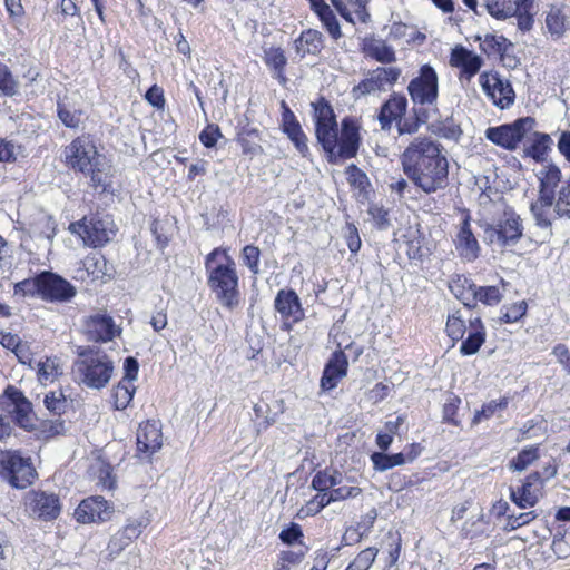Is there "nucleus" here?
Listing matches in <instances>:
<instances>
[{"mask_svg":"<svg viewBox=\"0 0 570 570\" xmlns=\"http://www.w3.org/2000/svg\"><path fill=\"white\" fill-rule=\"evenodd\" d=\"M401 165L407 178L425 194L448 185L449 161L441 146L428 137H417L404 149Z\"/></svg>","mask_w":570,"mask_h":570,"instance_id":"f257e3e1","label":"nucleus"},{"mask_svg":"<svg viewBox=\"0 0 570 570\" xmlns=\"http://www.w3.org/2000/svg\"><path fill=\"white\" fill-rule=\"evenodd\" d=\"M312 107L315 136L324 149L327 160L332 164H340L355 157L361 142L357 121L345 117L341 121V129H338L335 112L328 101L322 97L312 102Z\"/></svg>","mask_w":570,"mask_h":570,"instance_id":"f03ea898","label":"nucleus"},{"mask_svg":"<svg viewBox=\"0 0 570 570\" xmlns=\"http://www.w3.org/2000/svg\"><path fill=\"white\" fill-rule=\"evenodd\" d=\"M538 198L531 204V213L538 226L549 228L554 218H570V176L560 186L562 173L552 163H542L535 169Z\"/></svg>","mask_w":570,"mask_h":570,"instance_id":"7ed1b4c3","label":"nucleus"},{"mask_svg":"<svg viewBox=\"0 0 570 570\" xmlns=\"http://www.w3.org/2000/svg\"><path fill=\"white\" fill-rule=\"evenodd\" d=\"M207 284L219 304L229 311L238 307L240 292L236 264L225 249L215 248L205 261Z\"/></svg>","mask_w":570,"mask_h":570,"instance_id":"20e7f679","label":"nucleus"},{"mask_svg":"<svg viewBox=\"0 0 570 570\" xmlns=\"http://www.w3.org/2000/svg\"><path fill=\"white\" fill-rule=\"evenodd\" d=\"M67 164L75 170L90 176L95 187L107 190L111 183V165L107 158L99 154L96 145L89 137L73 139L65 150Z\"/></svg>","mask_w":570,"mask_h":570,"instance_id":"39448f33","label":"nucleus"},{"mask_svg":"<svg viewBox=\"0 0 570 570\" xmlns=\"http://www.w3.org/2000/svg\"><path fill=\"white\" fill-rule=\"evenodd\" d=\"M114 370V362L106 353L92 347L77 348V358L72 364L75 382L101 390L111 380Z\"/></svg>","mask_w":570,"mask_h":570,"instance_id":"423d86ee","label":"nucleus"},{"mask_svg":"<svg viewBox=\"0 0 570 570\" xmlns=\"http://www.w3.org/2000/svg\"><path fill=\"white\" fill-rule=\"evenodd\" d=\"M484 242L499 247L515 245L523 235V225L520 216L511 208H507L493 223L481 225Z\"/></svg>","mask_w":570,"mask_h":570,"instance_id":"0eeeda50","label":"nucleus"},{"mask_svg":"<svg viewBox=\"0 0 570 570\" xmlns=\"http://www.w3.org/2000/svg\"><path fill=\"white\" fill-rule=\"evenodd\" d=\"M71 233L81 236L85 245L100 247L116 236V225L109 215L96 214L70 225Z\"/></svg>","mask_w":570,"mask_h":570,"instance_id":"6e6552de","label":"nucleus"},{"mask_svg":"<svg viewBox=\"0 0 570 570\" xmlns=\"http://www.w3.org/2000/svg\"><path fill=\"white\" fill-rule=\"evenodd\" d=\"M0 474L18 489H26L37 476L30 458H23L14 451L0 452Z\"/></svg>","mask_w":570,"mask_h":570,"instance_id":"1a4fd4ad","label":"nucleus"},{"mask_svg":"<svg viewBox=\"0 0 570 570\" xmlns=\"http://www.w3.org/2000/svg\"><path fill=\"white\" fill-rule=\"evenodd\" d=\"M534 125L535 120L532 117L520 118L512 124L489 127L485 130V138L507 150H515L519 144L531 134Z\"/></svg>","mask_w":570,"mask_h":570,"instance_id":"9d476101","label":"nucleus"},{"mask_svg":"<svg viewBox=\"0 0 570 570\" xmlns=\"http://www.w3.org/2000/svg\"><path fill=\"white\" fill-rule=\"evenodd\" d=\"M407 92L415 105H435L439 97V77L435 69L423 65L417 76L409 82Z\"/></svg>","mask_w":570,"mask_h":570,"instance_id":"9b49d317","label":"nucleus"},{"mask_svg":"<svg viewBox=\"0 0 570 570\" xmlns=\"http://www.w3.org/2000/svg\"><path fill=\"white\" fill-rule=\"evenodd\" d=\"M399 67H377L365 73L364 79L354 86L352 94L355 99L367 95L385 92L392 88L401 77Z\"/></svg>","mask_w":570,"mask_h":570,"instance_id":"f8f14e48","label":"nucleus"},{"mask_svg":"<svg viewBox=\"0 0 570 570\" xmlns=\"http://www.w3.org/2000/svg\"><path fill=\"white\" fill-rule=\"evenodd\" d=\"M482 91L500 109H507L513 105L515 94L510 81L499 72L484 71L479 77Z\"/></svg>","mask_w":570,"mask_h":570,"instance_id":"ddd939ff","label":"nucleus"},{"mask_svg":"<svg viewBox=\"0 0 570 570\" xmlns=\"http://www.w3.org/2000/svg\"><path fill=\"white\" fill-rule=\"evenodd\" d=\"M3 404L17 424L26 430L35 428L36 415L31 402L16 386L9 385L3 392Z\"/></svg>","mask_w":570,"mask_h":570,"instance_id":"4468645a","label":"nucleus"},{"mask_svg":"<svg viewBox=\"0 0 570 570\" xmlns=\"http://www.w3.org/2000/svg\"><path fill=\"white\" fill-rule=\"evenodd\" d=\"M77 294L76 287L52 272L41 273V298L51 303L70 302Z\"/></svg>","mask_w":570,"mask_h":570,"instance_id":"2eb2a0df","label":"nucleus"},{"mask_svg":"<svg viewBox=\"0 0 570 570\" xmlns=\"http://www.w3.org/2000/svg\"><path fill=\"white\" fill-rule=\"evenodd\" d=\"M26 505L30 514L42 521H51L59 517L61 503L57 494L45 491H32L28 494Z\"/></svg>","mask_w":570,"mask_h":570,"instance_id":"dca6fc26","label":"nucleus"},{"mask_svg":"<svg viewBox=\"0 0 570 570\" xmlns=\"http://www.w3.org/2000/svg\"><path fill=\"white\" fill-rule=\"evenodd\" d=\"M274 307L287 328L302 321L305 315L301 299L293 289H281L275 297Z\"/></svg>","mask_w":570,"mask_h":570,"instance_id":"f3484780","label":"nucleus"},{"mask_svg":"<svg viewBox=\"0 0 570 570\" xmlns=\"http://www.w3.org/2000/svg\"><path fill=\"white\" fill-rule=\"evenodd\" d=\"M85 327L88 340L94 342H110L121 333V328L107 313L90 315L85 322Z\"/></svg>","mask_w":570,"mask_h":570,"instance_id":"a211bd4d","label":"nucleus"},{"mask_svg":"<svg viewBox=\"0 0 570 570\" xmlns=\"http://www.w3.org/2000/svg\"><path fill=\"white\" fill-rule=\"evenodd\" d=\"M114 510L102 497H89L75 510L79 523L105 522L111 518Z\"/></svg>","mask_w":570,"mask_h":570,"instance_id":"6ab92c4d","label":"nucleus"},{"mask_svg":"<svg viewBox=\"0 0 570 570\" xmlns=\"http://www.w3.org/2000/svg\"><path fill=\"white\" fill-rule=\"evenodd\" d=\"M137 450L146 458H150L163 446V434L159 422L146 421L137 430Z\"/></svg>","mask_w":570,"mask_h":570,"instance_id":"aec40b11","label":"nucleus"},{"mask_svg":"<svg viewBox=\"0 0 570 570\" xmlns=\"http://www.w3.org/2000/svg\"><path fill=\"white\" fill-rule=\"evenodd\" d=\"M541 485L539 471L532 472L521 487L510 488V498L521 509L531 508L539 501Z\"/></svg>","mask_w":570,"mask_h":570,"instance_id":"412c9836","label":"nucleus"},{"mask_svg":"<svg viewBox=\"0 0 570 570\" xmlns=\"http://www.w3.org/2000/svg\"><path fill=\"white\" fill-rule=\"evenodd\" d=\"M454 246L459 256L466 262H473L479 257L480 245L471 229L469 217H465L460 225L454 238Z\"/></svg>","mask_w":570,"mask_h":570,"instance_id":"4be33fe9","label":"nucleus"},{"mask_svg":"<svg viewBox=\"0 0 570 570\" xmlns=\"http://www.w3.org/2000/svg\"><path fill=\"white\" fill-rule=\"evenodd\" d=\"M407 109V99L404 95L393 92L381 106L377 120L383 130H390L393 122L403 118Z\"/></svg>","mask_w":570,"mask_h":570,"instance_id":"5701e85b","label":"nucleus"},{"mask_svg":"<svg viewBox=\"0 0 570 570\" xmlns=\"http://www.w3.org/2000/svg\"><path fill=\"white\" fill-rule=\"evenodd\" d=\"M283 115H282V127L283 131L287 135L289 140L294 144L295 148L302 156L308 154L307 136L304 134L299 122L297 121L294 112L282 102Z\"/></svg>","mask_w":570,"mask_h":570,"instance_id":"b1692460","label":"nucleus"},{"mask_svg":"<svg viewBox=\"0 0 570 570\" xmlns=\"http://www.w3.org/2000/svg\"><path fill=\"white\" fill-rule=\"evenodd\" d=\"M347 365V357L342 351L333 353L324 368L323 376L321 379V387L324 391H330L336 387L338 382L346 376Z\"/></svg>","mask_w":570,"mask_h":570,"instance_id":"393cba45","label":"nucleus"},{"mask_svg":"<svg viewBox=\"0 0 570 570\" xmlns=\"http://www.w3.org/2000/svg\"><path fill=\"white\" fill-rule=\"evenodd\" d=\"M450 65L452 67L461 68L462 73L470 79L481 69L482 59L480 56L468 50L466 48L456 46L452 49Z\"/></svg>","mask_w":570,"mask_h":570,"instance_id":"a878e982","label":"nucleus"},{"mask_svg":"<svg viewBox=\"0 0 570 570\" xmlns=\"http://www.w3.org/2000/svg\"><path fill=\"white\" fill-rule=\"evenodd\" d=\"M332 4L340 14L348 22L366 23L370 20V13L366 11V0H331Z\"/></svg>","mask_w":570,"mask_h":570,"instance_id":"bb28decb","label":"nucleus"},{"mask_svg":"<svg viewBox=\"0 0 570 570\" xmlns=\"http://www.w3.org/2000/svg\"><path fill=\"white\" fill-rule=\"evenodd\" d=\"M523 141L524 153L537 161H543L552 146L551 137L548 134L534 131V128Z\"/></svg>","mask_w":570,"mask_h":570,"instance_id":"cd10ccee","label":"nucleus"},{"mask_svg":"<svg viewBox=\"0 0 570 570\" xmlns=\"http://www.w3.org/2000/svg\"><path fill=\"white\" fill-rule=\"evenodd\" d=\"M141 533L140 523L132 522L124 527L112 535L109 541L108 550L111 556L119 554L126 547L136 540Z\"/></svg>","mask_w":570,"mask_h":570,"instance_id":"c85d7f7f","label":"nucleus"},{"mask_svg":"<svg viewBox=\"0 0 570 570\" xmlns=\"http://www.w3.org/2000/svg\"><path fill=\"white\" fill-rule=\"evenodd\" d=\"M484 340L485 331L481 320L478 317L471 320L468 330V337L462 342L460 352L463 355H473L480 350Z\"/></svg>","mask_w":570,"mask_h":570,"instance_id":"c756f323","label":"nucleus"},{"mask_svg":"<svg viewBox=\"0 0 570 570\" xmlns=\"http://www.w3.org/2000/svg\"><path fill=\"white\" fill-rule=\"evenodd\" d=\"M323 48V35L314 29L303 31L295 40L296 52L301 57L306 55H317Z\"/></svg>","mask_w":570,"mask_h":570,"instance_id":"7c9ffc66","label":"nucleus"},{"mask_svg":"<svg viewBox=\"0 0 570 570\" xmlns=\"http://www.w3.org/2000/svg\"><path fill=\"white\" fill-rule=\"evenodd\" d=\"M32 370H36L37 379L42 385L53 383L63 373L60 360L55 356L38 361Z\"/></svg>","mask_w":570,"mask_h":570,"instance_id":"2f4dec72","label":"nucleus"},{"mask_svg":"<svg viewBox=\"0 0 570 570\" xmlns=\"http://www.w3.org/2000/svg\"><path fill=\"white\" fill-rule=\"evenodd\" d=\"M366 56L381 63H392L396 60L395 50L382 39L371 38L364 42Z\"/></svg>","mask_w":570,"mask_h":570,"instance_id":"473e14b6","label":"nucleus"},{"mask_svg":"<svg viewBox=\"0 0 570 570\" xmlns=\"http://www.w3.org/2000/svg\"><path fill=\"white\" fill-rule=\"evenodd\" d=\"M540 458L539 445H531L522 449L517 456L509 461V469L514 472H522L537 462Z\"/></svg>","mask_w":570,"mask_h":570,"instance_id":"72a5a7b5","label":"nucleus"},{"mask_svg":"<svg viewBox=\"0 0 570 570\" xmlns=\"http://www.w3.org/2000/svg\"><path fill=\"white\" fill-rule=\"evenodd\" d=\"M474 286L468 278L458 277L450 283L449 287L458 299L470 307L475 305Z\"/></svg>","mask_w":570,"mask_h":570,"instance_id":"f704fd0d","label":"nucleus"},{"mask_svg":"<svg viewBox=\"0 0 570 570\" xmlns=\"http://www.w3.org/2000/svg\"><path fill=\"white\" fill-rule=\"evenodd\" d=\"M546 26L552 36L557 38L562 37L568 27V18L563 10L558 7H551L546 17Z\"/></svg>","mask_w":570,"mask_h":570,"instance_id":"c9c22d12","label":"nucleus"},{"mask_svg":"<svg viewBox=\"0 0 570 570\" xmlns=\"http://www.w3.org/2000/svg\"><path fill=\"white\" fill-rule=\"evenodd\" d=\"M136 386L130 380H121L112 391L116 410H125L131 402Z\"/></svg>","mask_w":570,"mask_h":570,"instance_id":"e433bc0d","label":"nucleus"},{"mask_svg":"<svg viewBox=\"0 0 570 570\" xmlns=\"http://www.w3.org/2000/svg\"><path fill=\"white\" fill-rule=\"evenodd\" d=\"M489 14L499 20H504L517 14V7L511 0H485L483 6Z\"/></svg>","mask_w":570,"mask_h":570,"instance_id":"4c0bfd02","label":"nucleus"},{"mask_svg":"<svg viewBox=\"0 0 570 570\" xmlns=\"http://www.w3.org/2000/svg\"><path fill=\"white\" fill-rule=\"evenodd\" d=\"M43 404L50 414L60 415L68 407L67 399L61 390L51 391L45 395Z\"/></svg>","mask_w":570,"mask_h":570,"instance_id":"58836bf2","label":"nucleus"},{"mask_svg":"<svg viewBox=\"0 0 570 570\" xmlns=\"http://www.w3.org/2000/svg\"><path fill=\"white\" fill-rule=\"evenodd\" d=\"M265 63L277 72V77L284 79L283 71L287 59L281 48L271 47L264 50Z\"/></svg>","mask_w":570,"mask_h":570,"instance_id":"ea45409f","label":"nucleus"},{"mask_svg":"<svg viewBox=\"0 0 570 570\" xmlns=\"http://www.w3.org/2000/svg\"><path fill=\"white\" fill-rule=\"evenodd\" d=\"M14 294L21 296H39L41 298V273L35 277L16 283Z\"/></svg>","mask_w":570,"mask_h":570,"instance_id":"a19ab883","label":"nucleus"},{"mask_svg":"<svg viewBox=\"0 0 570 570\" xmlns=\"http://www.w3.org/2000/svg\"><path fill=\"white\" fill-rule=\"evenodd\" d=\"M481 50L488 56L499 55L505 51L507 39L502 36L485 35L484 38L478 37Z\"/></svg>","mask_w":570,"mask_h":570,"instance_id":"79ce46f5","label":"nucleus"},{"mask_svg":"<svg viewBox=\"0 0 570 570\" xmlns=\"http://www.w3.org/2000/svg\"><path fill=\"white\" fill-rule=\"evenodd\" d=\"M475 302L480 301L484 305H497L501 302L503 294L497 286H474Z\"/></svg>","mask_w":570,"mask_h":570,"instance_id":"37998d69","label":"nucleus"},{"mask_svg":"<svg viewBox=\"0 0 570 570\" xmlns=\"http://www.w3.org/2000/svg\"><path fill=\"white\" fill-rule=\"evenodd\" d=\"M377 552L379 550L373 547L362 550L345 570H368L375 561Z\"/></svg>","mask_w":570,"mask_h":570,"instance_id":"c03bdc74","label":"nucleus"},{"mask_svg":"<svg viewBox=\"0 0 570 570\" xmlns=\"http://www.w3.org/2000/svg\"><path fill=\"white\" fill-rule=\"evenodd\" d=\"M508 406L507 397L501 399L500 401H491L482 406L480 411H476L472 424H479L483 420H488L493 416L495 413L504 410Z\"/></svg>","mask_w":570,"mask_h":570,"instance_id":"a18cd8bd","label":"nucleus"},{"mask_svg":"<svg viewBox=\"0 0 570 570\" xmlns=\"http://www.w3.org/2000/svg\"><path fill=\"white\" fill-rule=\"evenodd\" d=\"M258 138L257 130H248L246 132H243L238 136V144L242 147V150L246 155H258L262 153L261 145L256 141Z\"/></svg>","mask_w":570,"mask_h":570,"instance_id":"49530a36","label":"nucleus"},{"mask_svg":"<svg viewBox=\"0 0 570 570\" xmlns=\"http://www.w3.org/2000/svg\"><path fill=\"white\" fill-rule=\"evenodd\" d=\"M18 81L12 76L10 69L0 61V92L11 97L18 92Z\"/></svg>","mask_w":570,"mask_h":570,"instance_id":"de8ad7c7","label":"nucleus"},{"mask_svg":"<svg viewBox=\"0 0 570 570\" xmlns=\"http://www.w3.org/2000/svg\"><path fill=\"white\" fill-rule=\"evenodd\" d=\"M318 18L333 39L337 40L342 37L338 20L331 8L320 14Z\"/></svg>","mask_w":570,"mask_h":570,"instance_id":"09e8293b","label":"nucleus"},{"mask_svg":"<svg viewBox=\"0 0 570 570\" xmlns=\"http://www.w3.org/2000/svg\"><path fill=\"white\" fill-rule=\"evenodd\" d=\"M446 333L453 341L462 340L466 328L464 321L456 314H452L448 317Z\"/></svg>","mask_w":570,"mask_h":570,"instance_id":"8fccbe9b","label":"nucleus"},{"mask_svg":"<svg viewBox=\"0 0 570 570\" xmlns=\"http://www.w3.org/2000/svg\"><path fill=\"white\" fill-rule=\"evenodd\" d=\"M425 112H422L421 110H415V118L414 119H403L399 120L397 124V130L400 135L404 134H413L419 130V127L421 124L425 122Z\"/></svg>","mask_w":570,"mask_h":570,"instance_id":"3c124183","label":"nucleus"},{"mask_svg":"<svg viewBox=\"0 0 570 570\" xmlns=\"http://www.w3.org/2000/svg\"><path fill=\"white\" fill-rule=\"evenodd\" d=\"M259 248L254 245H247L242 250V259L243 263L254 273L258 274L259 272Z\"/></svg>","mask_w":570,"mask_h":570,"instance_id":"603ef678","label":"nucleus"},{"mask_svg":"<svg viewBox=\"0 0 570 570\" xmlns=\"http://www.w3.org/2000/svg\"><path fill=\"white\" fill-rule=\"evenodd\" d=\"M504 308L505 311L501 317L502 321L505 323H514L525 315L528 305L525 301H520Z\"/></svg>","mask_w":570,"mask_h":570,"instance_id":"864d4df0","label":"nucleus"},{"mask_svg":"<svg viewBox=\"0 0 570 570\" xmlns=\"http://www.w3.org/2000/svg\"><path fill=\"white\" fill-rule=\"evenodd\" d=\"M58 117L68 128H77L80 124L81 112L70 110L65 105L58 104Z\"/></svg>","mask_w":570,"mask_h":570,"instance_id":"5fc2aeb1","label":"nucleus"},{"mask_svg":"<svg viewBox=\"0 0 570 570\" xmlns=\"http://www.w3.org/2000/svg\"><path fill=\"white\" fill-rule=\"evenodd\" d=\"M461 400L456 395H450L443 406V419L444 421L459 426L460 421L456 420V412Z\"/></svg>","mask_w":570,"mask_h":570,"instance_id":"6e6d98bb","label":"nucleus"},{"mask_svg":"<svg viewBox=\"0 0 570 570\" xmlns=\"http://www.w3.org/2000/svg\"><path fill=\"white\" fill-rule=\"evenodd\" d=\"M303 538V531L301 525L297 523H291V525L286 529H283L279 533V539L283 543L292 546L296 542L301 543V539Z\"/></svg>","mask_w":570,"mask_h":570,"instance_id":"4d7b16f0","label":"nucleus"},{"mask_svg":"<svg viewBox=\"0 0 570 570\" xmlns=\"http://www.w3.org/2000/svg\"><path fill=\"white\" fill-rule=\"evenodd\" d=\"M222 137L220 129L217 125H208L199 135V140L202 144L207 147L212 148L216 145L218 138Z\"/></svg>","mask_w":570,"mask_h":570,"instance_id":"13d9d810","label":"nucleus"},{"mask_svg":"<svg viewBox=\"0 0 570 570\" xmlns=\"http://www.w3.org/2000/svg\"><path fill=\"white\" fill-rule=\"evenodd\" d=\"M346 245L352 253H357L361 248V238L357 228L353 224H347L344 228Z\"/></svg>","mask_w":570,"mask_h":570,"instance_id":"bf43d9fd","label":"nucleus"},{"mask_svg":"<svg viewBox=\"0 0 570 570\" xmlns=\"http://www.w3.org/2000/svg\"><path fill=\"white\" fill-rule=\"evenodd\" d=\"M537 517V514L533 512V511H529V512H522L518 515H509L508 517V522H507V528L510 529V530H515L520 527H523L528 523H530L532 520H534Z\"/></svg>","mask_w":570,"mask_h":570,"instance_id":"052dcab7","label":"nucleus"},{"mask_svg":"<svg viewBox=\"0 0 570 570\" xmlns=\"http://www.w3.org/2000/svg\"><path fill=\"white\" fill-rule=\"evenodd\" d=\"M347 180L351 185H354L361 189L365 188L367 184L366 175L357 168L355 165H350L346 168Z\"/></svg>","mask_w":570,"mask_h":570,"instance_id":"680f3d73","label":"nucleus"},{"mask_svg":"<svg viewBox=\"0 0 570 570\" xmlns=\"http://www.w3.org/2000/svg\"><path fill=\"white\" fill-rule=\"evenodd\" d=\"M362 489L358 487H338L333 489L330 493L334 502L345 500L348 498H355L361 494Z\"/></svg>","mask_w":570,"mask_h":570,"instance_id":"e2e57ef3","label":"nucleus"},{"mask_svg":"<svg viewBox=\"0 0 570 570\" xmlns=\"http://www.w3.org/2000/svg\"><path fill=\"white\" fill-rule=\"evenodd\" d=\"M18 149L19 147L12 141L0 139V161L16 160Z\"/></svg>","mask_w":570,"mask_h":570,"instance_id":"0e129e2a","label":"nucleus"},{"mask_svg":"<svg viewBox=\"0 0 570 570\" xmlns=\"http://www.w3.org/2000/svg\"><path fill=\"white\" fill-rule=\"evenodd\" d=\"M374 469L377 471H386L393 468L392 458L382 452H375L371 455Z\"/></svg>","mask_w":570,"mask_h":570,"instance_id":"69168bd1","label":"nucleus"},{"mask_svg":"<svg viewBox=\"0 0 570 570\" xmlns=\"http://www.w3.org/2000/svg\"><path fill=\"white\" fill-rule=\"evenodd\" d=\"M552 354L557 357V361L564 367L570 374V352L564 344H558L553 347Z\"/></svg>","mask_w":570,"mask_h":570,"instance_id":"338daca9","label":"nucleus"},{"mask_svg":"<svg viewBox=\"0 0 570 570\" xmlns=\"http://www.w3.org/2000/svg\"><path fill=\"white\" fill-rule=\"evenodd\" d=\"M559 153L570 161V130L562 131L558 139Z\"/></svg>","mask_w":570,"mask_h":570,"instance_id":"774afa93","label":"nucleus"}]
</instances>
